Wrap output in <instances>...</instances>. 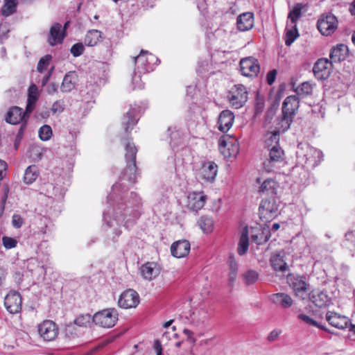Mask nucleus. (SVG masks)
I'll list each match as a JSON object with an SVG mask.
<instances>
[{
    "mask_svg": "<svg viewBox=\"0 0 355 355\" xmlns=\"http://www.w3.org/2000/svg\"><path fill=\"white\" fill-rule=\"evenodd\" d=\"M313 87L310 83L309 82H304L300 85H299L296 89L295 92L297 95L300 96H308L312 93Z\"/></svg>",
    "mask_w": 355,
    "mask_h": 355,
    "instance_id": "obj_47",
    "label": "nucleus"
},
{
    "mask_svg": "<svg viewBox=\"0 0 355 355\" xmlns=\"http://www.w3.org/2000/svg\"><path fill=\"white\" fill-rule=\"evenodd\" d=\"M282 334V330L274 329L267 336V340L268 342H273L277 339L279 335Z\"/></svg>",
    "mask_w": 355,
    "mask_h": 355,
    "instance_id": "obj_61",
    "label": "nucleus"
},
{
    "mask_svg": "<svg viewBox=\"0 0 355 355\" xmlns=\"http://www.w3.org/2000/svg\"><path fill=\"white\" fill-rule=\"evenodd\" d=\"M270 266L275 271L286 272L288 269L284 251L273 253L270 257Z\"/></svg>",
    "mask_w": 355,
    "mask_h": 355,
    "instance_id": "obj_18",
    "label": "nucleus"
},
{
    "mask_svg": "<svg viewBox=\"0 0 355 355\" xmlns=\"http://www.w3.org/2000/svg\"><path fill=\"white\" fill-rule=\"evenodd\" d=\"M37 99V87L35 85H31L28 88V95L26 107V113H31L33 112Z\"/></svg>",
    "mask_w": 355,
    "mask_h": 355,
    "instance_id": "obj_35",
    "label": "nucleus"
},
{
    "mask_svg": "<svg viewBox=\"0 0 355 355\" xmlns=\"http://www.w3.org/2000/svg\"><path fill=\"white\" fill-rule=\"evenodd\" d=\"M219 150L225 158L236 157L239 152V143L234 137L223 136L219 139Z\"/></svg>",
    "mask_w": 355,
    "mask_h": 355,
    "instance_id": "obj_8",
    "label": "nucleus"
},
{
    "mask_svg": "<svg viewBox=\"0 0 355 355\" xmlns=\"http://www.w3.org/2000/svg\"><path fill=\"white\" fill-rule=\"evenodd\" d=\"M24 218L19 215L15 214L12 217V225L15 228H20L24 224Z\"/></svg>",
    "mask_w": 355,
    "mask_h": 355,
    "instance_id": "obj_57",
    "label": "nucleus"
},
{
    "mask_svg": "<svg viewBox=\"0 0 355 355\" xmlns=\"http://www.w3.org/2000/svg\"><path fill=\"white\" fill-rule=\"evenodd\" d=\"M299 36L297 33V30L296 28V25L293 26V29H291L287 31L285 35V44L286 46H291L293 42L297 39Z\"/></svg>",
    "mask_w": 355,
    "mask_h": 355,
    "instance_id": "obj_49",
    "label": "nucleus"
},
{
    "mask_svg": "<svg viewBox=\"0 0 355 355\" xmlns=\"http://www.w3.org/2000/svg\"><path fill=\"white\" fill-rule=\"evenodd\" d=\"M135 64V73L145 74L154 69L158 58L147 51L141 50L139 55L133 58Z\"/></svg>",
    "mask_w": 355,
    "mask_h": 355,
    "instance_id": "obj_4",
    "label": "nucleus"
},
{
    "mask_svg": "<svg viewBox=\"0 0 355 355\" xmlns=\"http://www.w3.org/2000/svg\"><path fill=\"white\" fill-rule=\"evenodd\" d=\"M51 60L52 56L51 55H46L42 57L37 64V71L40 73H43L44 71H46Z\"/></svg>",
    "mask_w": 355,
    "mask_h": 355,
    "instance_id": "obj_51",
    "label": "nucleus"
},
{
    "mask_svg": "<svg viewBox=\"0 0 355 355\" xmlns=\"http://www.w3.org/2000/svg\"><path fill=\"white\" fill-rule=\"evenodd\" d=\"M7 167V164L6 162L0 159V180H2L6 174V169Z\"/></svg>",
    "mask_w": 355,
    "mask_h": 355,
    "instance_id": "obj_64",
    "label": "nucleus"
},
{
    "mask_svg": "<svg viewBox=\"0 0 355 355\" xmlns=\"http://www.w3.org/2000/svg\"><path fill=\"white\" fill-rule=\"evenodd\" d=\"M17 4L16 0H5L1 10L2 15L7 17L15 13L17 9Z\"/></svg>",
    "mask_w": 355,
    "mask_h": 355,
    "instance_id": "obj_45",
    "label": "nucleus"
},
{
    "mask_svg": "<svg viewBox=\"0 0 355 355\" xmlns=\"http://www.w3.org/2000/svg\"><path fill=\"white\" fill-rule=\"evenodd\" d=\"M326 320L330 325L339 329L348 328L349 324L348 318L332 311H328L327 313Z\"/></svg>",
    "mask_w": 355,
    "mask_h": 355,
    "instance_id": "obj_19",
    "label": "nucleus"
},
{
    "mask_svg": "<svg viewBox=\"0 0 355 355\" xmlns=\"http://www.w3.org/2000/svg\"><path fill=\"white\" fill-rule=\"evenodd\" d=\"M127 191L128 188L122 183H116L107 196L109 208L103 213V230L107 239L113 242L117 241L122 233L121 224L128 229L135 224L139 216L141 199L135 192L125 196Z\"/></svg>",
    "mask_w": 355,
    "mask_h": 355,
    "instance_id": "obj_1",
    "label": "nucleus"
},
{
    "mask_svg": "<svg viewBox=\"0 0 355 355\" xmlns=\"http://www.w3.org/2000/svg\"><path fill=\"white\" fill-rule=\"evenodd\" d=\"M309 299L312 303L319 308L325 307L330 304L328 295L320 291H313L309 293Z\"/></svg>",
    "mask_w": 355,
    "mask_h": 355,
    "instance_id": "obj_33",
    "label": "nucleus"
},
{
    "mask_svg": "<svg viewBox=\"0 0 355 355\" xmlns=\"http://www.w3.org/2000/svg\"><path fill=\"white\" fill-rule=\"evenodd\" d=\"M141 76L139 73H136L135 70L134 71V75L132 78V83L134 86V89H143L144 87V83L141 80Z\"/></svg>",
    "mask_w": 355,
    "mask_h": 355,
    "instance_id": "obj_56",
    "label": "nucleus"
},
{
    "mask_svg": "<svg viewBox=\"0 0 355 355\" xmlns=\"http://www.w3.org/2000/svg\"><path fill=\"white\" fill-rule=\"evenodd\" d=\"M299 99L295 95L287 96L282 103V114L294 117L299 108Z\"/></svg>",
    "mask_w": 355,
    "mask_h": 355,
    "instance_id": "obj_23",
    "label": "nucleus"
},
{
    "mask_svg": "<svg viewBox=\"0 0 355 355\" xmlns=\"http://www.w3.org/2000/svg\"><path fill=\"white\" fill-rule=\"evenodd\" d=\"M332 69V62L326 58L319 59L314 64L313 71L318 80H325L329 78Z\"/></svg>",
    "mask_w": 355,
    "mask_h": 355,
    "instance_id": "obj_15",
    "label": "nucleus"
},
{
    "mask_svg": "<svg viewBox=\"0 0 355 355\" xmlns=\"http://www.w3.org/2000/svg\"><path fill=\"white\" fill-rule=\"evenodd\" d=\"M298 318L309 325L316 327L320 329H323V330L327 331V329L324 326L321 325L317 321H315V320H313V318H310L309 316H308L305 314H303V313L300 314L298 315Z\"/></svg>",
    "mask_w": 355,
    "mask_h": 355,
    "instance_id": "obj_53",
    "label": "nucleus"
},
{
    "mask_svg": "<svg viewBox=\"0 0 355 355\" xmlns=\"http://www.w3.org/2000/svg\"><path fill=\"white\" fill-rule=\"evenodd\" d=\"M278 189V184L272 179L266 180L261 185L259 191L268 196H274Z\"/></svg>",
    "mask_w": 355,
    "mask_h": 355,
    "instance_id": "obj_38",
    "label": "nucleus"
},
{
    "mask_svg": "<svg viewBox=\"0 0 355 355\" xmlns=\"http://www.w3.org/2000/svg\"><path fill=\"white\" fill-rule=\"evenodd\" d=\"M288 281L295 294L300 297H304L309 289V284L305 276L290 275Z\"/></svg>",
    "mask_w": 355,
    "mask_h": 355,
    "instance_id": "obj_12",
    "label": "nucleus"
},
{
    "mask_svg": "<svg viewBox=\"0 0 355 355\" xmlns=\"http://www.w3.org/2000/svg\"><path fill=\"white\" fill-rule=\"evenodd\" d=\"M31 113H26V112H23L22 109L15 106L11 107L7 112L6 116V121L7 123L10 124H19L21 122L25 121V117L26 114H30Z\"/></svg>",
    "mask_w": 355,
    "mask_h": 355,
    "instance_id": "obj_27",
    "label": "nucleus"
},
{
    "mask_svg": "<svg viewBox=\"0 0 355 355\" xmlns=\"http://www.w3.org/2000/svg\"><path fill=\"white\" fill-rule=\"evenodd\" d=\"M139 107H133L132 105L122 118V125L125 132H130L137 123L139 118Z\"/></svg>",
    "mask_w": 355,
    "mask_h": 355,
    "instance_id": "obj_17",
    "label": "nucleus"
},
{
    "mask_svg": "<svg viewBox=\"0 0 355 355\" xmlns=\"http://www.w3.org/2000/svg\"><path fill=\"white\" fill-rule=\"evenodd\" d=\"M318 31L326 36L333 34L338 28V20L332 14L322 15L317 22Z\"/></svg>",
    "mask_w": 355,
    "mask_h": 355,
    "instance_id": "obj_9",
    "label": "nucleus"
},
{
    "mask_svg": "<svg viewBox=\"0 0 355 355\" xmlns=\"http://www.w3.org/2000/svg\"><path fill=\"white\" fill-rule=\"evenodd\" d=\"M240 70L242 75L244 76H257L260 71L258 60L252 57L241 59L240 61Z\"/></svg>",
    "mask_w": 355,
    "mask_h": 355,
    "instance_id": "obj_14",
    "label": "nucleus"
},
{
    "mask_svg": "<svg viewBox=\"0 0 355 355\" xmlns=\"http://www.w3.org/2000/svg\"><path fill=\"white\" fill-rule=\"evenodd\" d=\"M125 158L126 161V167L121 176V180H127L131 184H134L137 179V166L136 155L137 148L135 144L129 140L125 139Z\"/></svg>",
    "mask_w": 355,
    "mask_h": 355,
    "instance_id": "obj_2",
    "label": "nucleus"
},
{
    "mask_svg": "<svg viewBox=\"0 0 355 355\" xmlns=\"http://www.w3.org/2000/svg\"><path fill=\"white\" fill-rule=\"evenodd\" d=\"M297 158L301 164L307 168H314L322 160V152L309 146L308 144H300L296 152Z\"/></svg>",
    "mask_w": 355,
    "mask_h": 355,
    "instance_id": "obj_3",
    "label": "nucleus"
},
{
    "mask_svg": "<svg viewBox=\"0 0 355 355\" xmlns=\"http://www.w3.org/2000/svg\"><path fill=\"white\" fill-rule=\"evenodd\" d=\"M227 98L232 107L239 109L248 101V91L243 85H235L229 91Z\"/></svg>",
    "mask_w": 355,
    "mask_h": 355,
    "instance_id": "obj_6",
    "label": "nucleus"
},
{
    "mask_svg": "<svg viewBox=\"0 0 355 355\" xmlns=\"http://www.w3.org/2000/svg\"><path fill=\"white\" fill-rule=\"evenodd\" d=\"M118 320V313L115 309H107L94 314L92 321L104 328L112 327Z\"/></svg>",
    "mask_w": 355,
    "mask_h": 355,
    "instance_id": "obj_7",
    "label": "nucleus"
},
{
    "mask_svg": "<svg viewBox=\"0 0 355 355\" xmlns=\"http://www.w3.org/2000/svg\"><path fill=\"white\" fill-rule=\"evenodd\" d=\"M92 320V318L91 317V315L89 314H82L78 316L75 320L74 322L76 325L79 327H86L91 323V321Z\"/></svg>",
    "mask_w": 355,
    "mask_h": 355,
    "instance_id": "obj_50",
    "label": "nucleus"
},
{
    "mask_svg": "<svg viewBox=\"0 0 355 355\" xmlns=\"http://www.w3.org/2000/svg\"><path fill=\"white\" fill-rule=\"evenodd\" d=\"M78 81V76L74 71L67 72L62 80L60 90L67 93L71 92L76 86Z\"/></svg>",
    "mask_w": 355,
    "mask_h": 355,
    "instance_id": "obj_28",
    "label": "nucleus"
},
{
    "mask_svg": "<svg viewBox=\"0 0 355 355\" xmlns=\"http://www.w3.org/2000/svg\"><path fill=\"white\" fill-rule=\"evenodd\" d=\"M171 254L177 258H182L187 255L190 251V243L187 240L178 241L172 244Z\"/></svg>",
    "mask_w": 355,
    "mask_h": 355,
    "instance_id": "obj_30",
    "label": "nucleus"
},
{
    "mask_svg": "<svg viewBox=\"0 0 355 355\" xmlns=\"http://www.w3.org/2000/svg\"><path fill=\"white\" fill-rule=\"evenodd\" d=\"M58 85L55 83H51L47 85L46 90L49 94H53L58 91Z\"/></svg>",
    "mask_w": 355,
    "mask_h": 355,
    "instance_id": "obj_63",
    "label": "nucleus"
},
{
    "mask_svg": "<svg viewBox=\"0 0 355 355\" xmlns=\"http://www.w3.org/2000/svg\"><path fill=\"white\" fill-rule=\"evenodd\" d=\"M27 270L31 273L32 276L37 279H43L46 274L44 265L38 261L36 258L28 259L26 263Z\"/></svg>",
    "mask_w": 355,
    "mask_h": 355,
    "instance_id": "obj_21",
    "label": "nucleus"
},
{
    "mask_svg": "<svg viewBox=\"0 0 355 355\" xmlns=\"http://www.w3.org/2000/svg\"><path fill=\"white\" fill-rule=\"evenodd\" d=\"M64 110V104L61 101H56L52 105L51 112L53 113L61 112Z\"/></svg>",
    "mask_w": 355,
    "mask_h": 355,
    "instance_id": "obj_60",
    "label": "nucleus"
},
{
    "mask_svg": "<svg viewBox=\"0 0 355 355\" xmlns=\"http://www.w3.org/2000/svg\"><path fill=\"white\" fill-rule=\"evenodd\" d=\"M161 268L155 262H147L141 267V276L147 280L155 279L160 273Z\"/></svg>",
    "mask_w": 355,
    "mask_h": 355,
    "instance_id": "obj_25",
    "label": "nucleus"
},
{
    "mask_svg": "<svg viewBox=\"0 0 355 355\" xmlns=\"http://www.w3.org/2000/svg\"><path fill=\"white\" fill-rule=\"evenodd\" d=\"M102 40V32L96 29L89 30L85 37V44L94 46Z\"/></svg>",
    "mask_w": 355,
    "mask_h": 355,
    "instance_id": "obj_37",
    "label": "nucleus"
},
{
    "mask_svg": "<svg viewBox=\"0 0 355 355\" xmlns=\"http://www.w3.org/2000/svg\"><path fill=\"white\" fill-rule=\"evenodd\" d=\"M200 229L205 233H210L214 229V220L211 218L202 216L198 220Z\"/></svg>",
    "mask_w": 355,
    "mask_h": 355,
    "instance_id": "obj_41",
    "label": "nucleus"
},
{
    "mask_svg": "<svg viewBox=\"0 0 355 355\" xmlns=\"http://www.w3.org/2000/svg\"><path fill=\"white\" fill-rule=\"evenodd\" d=\"M234 120V115L232 111L229 110L222 111L218 119V129L223 132H227L232 126Z\"/></svg>",
    "mask_w": 355,
    "mask_h": 355,
    "instance_id": "obj_26",
    "label": "nucleus"
},
{
    "mask_svg": "<svg viewBox=\"0 0 355 355\" xmlns=\"http://www.w3.org/2000/svg\"><path fill=\"white\" fill-rule=\"evenodd\" d=\"M168 132L171 138V142H174V144H176L178 143L176 140L180 138V133L176 130V128H168Z\"/></svg>",
    "mask_w": 355,
    "mask_h": 355,
    "instance_id": "obj_58",
    "label": "nucleus"
},
{
    "mask_svg": "<svg viewBox=\"0 0 355 355\" xmlns=\"http://www.w3.org/2000/svg\"><path fill=\"white\" fill-rule=\"evenodd\" d=\"M21 297L17 291H10L4 299L8 311L12 314L19 313L21 309Z\"/></svg>",
    "mask_w": 355,
    "mask_h": 355,
    "instance_id": "obj_16",
    "label": "nucleus"
},
{
    "mask_svg": "<svg viewBox=\"0 0 355 355\" xmlns=\"http://www.w3.org/2000/svg\"><path fill=\"white\" fill-rule=\"evenodd\" d=\"M293 118L294 117L289 116L288 114H282V116L278 123L277 132H284L288 130L291 126V124L293 122Z\"/></svg>",
    "mask_w": 355,
    "mask_h": 355,
    "instance_id": "obj_42",
    "label": "nucleus"
},
{
    "mask_svg": "<svg viewBox=\"0 0 355 355\" xmlns=\"http://www.w3.org/2000/svg\"><path fill=\"white\" fill-rule=\"evenodd\" d=\"M259 211L261 220L264 222L272 220L277 216L279 212V205L277 199L274 196H271L262 200Z\"/></svg>",
    "mask_w": 355,
    "mask_h": 355,
    "instance_id": "obj_5",
    "label": "nucleus"
},
{
    "mask_svg": "<svg viewBox=\"0 0 355 355\" xmlns=\"http://www.w3.org/2000/svg\"><path fill=\"white\" fill-rule=\"evenodd\" d=\"M249 247V238H248V227H245L243 228L242 231V234L241 235L238 248H237V252L238 254L241 256L243 255L246 253V252L248 250Z\"/></svg>",
    "mask_w": 355,
    "mask_h": 355,
    "instance_id": "obj_39",
    "label": "nucleus"
},
{
    "mask_svg": "<svg viewBox=\"0 0 355 355\" xmlns=\"http://www.w3.org/2000/svg\"><path fill=\"white\" fill-rule=\"evenodd\" d=\"M40 336L45 341H52L58 335V327L52 320H46L37 326Z\"/></svg>",
    "mask_w": 355,
    "mask_h": 355,
    "instance_id": "obj_10",
    "label": "nucleus"
},
{
    "mask_svg": "<svg viewBox=\"0 0 355 355\" xmlns=\"http://www.w3.org/2000/svg\"><path fill=\"white\" fill-rule=\"evenodd\" d=\"M259 274L257 271L250 270L243 275L244 282L246 285H250L257 282Z\"/></svg>",
    "mask_w": 355,
    "mask_h": 355,
    "instance_id": "obj_48",
    "label": "nucleus"
},
{
    "mask_svg": "<svg viewBox=\"0 0 355 355\" xmlns=\"http://www.w3.org/2000/svg\"><path fill=\"white\" fill-rule=\"evenodd\" d=\"M228 264L230 268L229 280L232 283L236 278L238 271V263H236L233 254H231L229 257Z\"/></svg>",
    "mask_w": 355,
    "mask_h": 355,
    "instance_id": "obj_44",
    "label": "nucleus"
},
{
    "mask_svg": "<svg viewBox=\"0 0 355 355\" xmlns=\"http://www.w3.org/2000/svg\"><path fill=\"white\" fill-rule=\"evenodd\" d=\"M218 171V166L214 162H205L199 170V176L206 181H213Z\"/></svg>",
    "mask_w": 355,
    "mask_h": 355,
    "instance_id": "obj_22",
    "label": "nucleus"
},
{
    "mask_svg": "<svg viewBox=\"0 0 355 355\" xmlns=\"http://www.w3.org/2000/svg\"><path fill=\"white\" fill-rule=\"evenodd\" d=\"M38 177V170L35 165L29 166L25 171L24 181L26 184H32Z\"/></svg>",
    "mask_w": 355,
    "mask_h": 355,
    "instance_id": "obj_40",
    "label": "nucleus"
},
{
    "mask_svg": "<svg viewBox=\"0 0 355 355\" xmlns=\"http://www.w3.org/2000/svg\"><path fill=\"white\" fill-rule=\"evenodd\" d=\"M66 34L62 30V25L59 23L54 24L50 28L48 38L51 46L61 44L65 37Z\"/></svg>",
    "mask_w": 355,
    "mask_h": 355,
    "instance_id": "obj_29",
    "label": "nucleus"
},
{
    "mask_svg": "<svg viewBox=\"0 0 355 355\" xmlns=\"http://www.w3.org/2000/svg\"><path fill=\"white\" fill-rule=\"evenodd\" d=\"M284 160V150L277 145L272 146L269 150V158L263 163L264 170L268 173L276 168L277 164Z\"/></svg>",
    "mask_w": 355,
    "mask_h": 355,
    "instance_id": "obj_11",
    "label": "nucleus"
},
{
    "mask_svg": "<svg viewBox=\"0 0 355 355\" xmlns=\"http://www.w3.org/2000/svg\"><path fill=\"white\" fill-rule=\"evenodd\" d=\"M270 300L272 303L281 306L283 309H288L293 304V300L290 295L284 293H277L271 295Z\"/></svg>",
    "mask_w": 355,
    "mask_h": 355,
    "instance_id": "obj_34",
    "label": "nucleus"
},
{
    "mask_svg": "<svg viewBox=\"0 0 355 355\" xmlns=\"http://www.w3.org/2000/svg\"><path fill=\"white\" fill-rule=\"evenodd\" d=\"M206 196L202 192H192L187 196V207L193 211L201 209L205 203Z\"/></svg>",
    "mask_w": 355,
    "mask_h": 355,
    "instance_id": "obj_20",
    "label": "nucleus"
},
{
    "mask_svg": "<svg viewBox=\"0 0 355 355\" xmlns=\"http://www.w3.org/2000/svg\"><path fill=\"white\" fill-rule=\"evenodd\" d=\"M237 28L241 31L250 30L254 25V15L252 12H243L238 16L236 20Z\"/></svg>",
    "mask_w": 355,
    "mask_h": 355,
    "instance_id": "obj_31",
    "label": "nucleus"
},
{
    "mask_svg": "<svg viewBox=\"0 0 355 355\" xmlns=\"http://www.w3.org/2000/svg\"><path fill=\"white\" fill-rule=\"evenodd\" d=\"M346 241L355 248V228L345 234Z\"/></svg>",
    "mask_w": 355,
    "mask_h": 355,
    "instance_id": "obj_59",
    "label": "nucleus"
},
{
    "mask_svg": "<svg viewBox=\"0 0 355 355\" xmlns=\"http://www.w3.org/2000/svg\"><path fill=\"white\" fill-rule=\"evenodd\" d=\"M276 76H277V71L275 69H273L272 71H270L268 73H267V76H266V81H267V83L270 85H271L272 84H273V83L275 82V78H276Z\"/></svg>",
    "mask_w": 355,
    "mask_h": 355,
    "instance_id": "obj_62",
    "label": "nucleus"
},
{
    "mask_svg": "<svg viewBox=\"0 0 355 355\" xmlns=\"http://www.w3.org/2000/svg\"><path fill=\"white\" fill-rule=\"evenodd\" d=\"M3 245L6 249H12L17 246V241L12 237L3 236L2 238Z\"/></svg>",
    "mask_w": 355,
    "mask_h": 355,
    "instance_id": "obj_55",
    "label": "nucleus"
},
{
    "mask_svg": "<svg viewBox=\"0 0 355 355\" xmlns=\"http://www.w3.org/2000/svg\"><path fill=\"white\" fill-rule=\"evenodd\" d=\"M45 194L50 198H60L64 193V188L61 186H55L53 183L47 182L44 184Z\"/></svg>",
    "mask_w": 355,
    "mask_h": 355,
    "instance_id": "obj_36",
    "label": "nucleus"
},
{
    "mask_svg": "<svg viewBox=\"0 0 355 355\" xmlns=\"http://www.w3.org/2000/svg\"><path fill=\"white\" fill-rule=\"evenodd\" d=\"M302 3H296L292 10H290L288 18L291 20V23L294 25H296L297 21L302 16Z\"/></svg>",
    "mask_w": 355,
    "mask_h": 355,
    "instance_id": "obj_43",
    "label": "nucleus"
},
{
    "mask_svg": "<svg viewBox=\"0 0 355 355\" xmlns=\"http://www.w3.org/2000/svg\"><path fill=\"white\" fill-rule=\"evenodd\" d=\"M84 50L85 48L83 43L78 42L71 46L70 52L74 57H78L83 53Z\"/></svg>",
    "mask_w": 355,
    "mask_h": 355,
    "instance_id": "obj_54",
    "label": "nucleus"
},
{
    "mask_svg": "<svg viewBox=\"0 0 355 355\" xmlns=\"http://www.w3.org/2000/svg\"><path fill=\"white\" fill-rule=\"evenodd\" d=\"M38 135L41 140L49 141L53 135L52 128L49 125H44L39 129Z\"/></svg>",
    "mask_w": 355,
    "mask_h": 355,
    "instance_id": "obj_46",
    "label": "nucleus"
},
{
    "mask_svg": "<svg viewBox=\"0 0 355 355\" xmlns=\"http://www.w3.org/2000/svg\"><path fill=\"white\" fill-rule=\"evenodd\" d=\"M270 237V228L269 226H264L261 228H252L251 231L252 241L257 245L266 243Z\"/></svg>",
    "mask_w": 355,
    "mask_h": 355,
    "instance_id": "obj_24",
    "label": "nucleus"
},
{
    "mask_svg": "<svg viewBox=\"0 0 355 355\" xmlns=\"http://www.w3.org/2000/svg\"><path fill=\"white\" fill-rule=\"evenodd\" d=\"M347 55V46L345 44H340L331 48L329 56L332 62H340L345 60Z\"/></svg>",
    "mask_w": 355,
    "mask_h": 355,
    "instance_id": "obj_32",
    "label": "nucleus"
},
{
    "mask_svg": "<svg viewBox=\"0 0 355 355\" xmlns=\"http://www.w3.org/2000/svg\"><path fill=\"white\" fill-rule=\"evenodd\" d=\"M139 303V294L133 289H128L123 291L120 295L118 300L119 306L125 309L135 308Z\"/></svg>",
    "mask_w": 355,
    "mask_h": 355,
    "instance_id": "obj_13",
    "label": "nucleus"
},
{
    "mask_svg": "<svg viewBox=\"0 0 355 355\" xmlns=\"http://www.w3.org/2000/svg\"><path fill=\"white\" fill-rule=\"evenodd\" d=\"M192 317L193 320H197L199 322H203L208 319V312L206 309L200 308L192 313Z\"/></svg>",
    "mask_w": 355,
    "mask_h": 355,
    "instance_id": "obj_52",
    "label": "nucleus"
}]
</instances>
